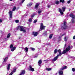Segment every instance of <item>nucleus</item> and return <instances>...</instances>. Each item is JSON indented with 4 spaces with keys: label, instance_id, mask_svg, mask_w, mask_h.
I'll return each instance as SVG.
<instances>
[{
    "label": "nucleus",
    "instance_id": "nucleus-6",
    "mask_svg": "<svg viewBox=\"0 0 75 75\" xmlns=\"http://www.w3.org/2000/svg\"><path fill=\"white\" fill-rule=\"evenodd\" d=\"M65 35V34H64L62 35L61 34L60 35V36H58V41H61V38L62 36H64V35Z\"/></svg>",
    "mask_w": 75,
    "mask_h": 75
},
{
    "label": "nucleus",
    "instance_id": "nucleus-50",
    "mask_svg": "<svg viewBox=\"0 0 75 75\" xmlns=\"http://www.w3.org/2000/svg\"><path fill=\"white\" fill-rule=\"evenodd\" d=\"M40 31H41V30H40Z\"/></svg>",
    "mask_w": 75,
    "mask_h": 75
},
{
    "label": "nucleus",
    "instance_id": "nucleus-30",
    "mask_svg": "<svg viewBox=\"0 0 75 75\" xmlns=\"http://www.w3.org/2000/svg\"><path fill=\"white\" fill-rule=\"evenodd\" d=\"M30 48L32 51H34V50H35V49L34 48L30 47Z\"/></svg>",
    "mask_w": 75,
    "mask_h": 75
},
{
    "label": "nucleus",
    "instance_id": "nucleus-10",
    "mask_svg": "<svg viewBox=\"0 0 75 75\" xmlns=\"http://www.w3.org/2000/svg\"><path fill=\"white\" fill-rule=\"evenodd\" d=\"M10 35H11V34H10V33L8 34L7 36V38L5 39V40L7 41V40H8V38H10Z\"/></svg>",
    "mask_w": 75,
    "mask_h": 75
},
{
    "label": "nucleus",
    "instance_id": "nucleus-39",
    "mask_svg": "<svg viewBox=\"0 0 75 75\" xmlns=\"http://www.w3.org/2000/svg\"><path fill=\"white\" fill-rule=\"evenodd\" d=\"M72 21V23H75V21H74V20L73 19L72 20V21Z\"/></svg>",
    "mask_w": 75,
    "mask_h": 75
},
{
    "label": "nucleus",
    "instance_id": "nucleus-24",
    "mask_svg": "<svg viewBox=\"0 0 75 75\" xmlns=\"http://www.w3.org/2000/svg\"><path fill=\"white\" fill-rule=\"evenodd\" d=\"M46 69L47 71H51V68H47Z\"/></svg>",
    "mask_w": 75,
    "mask_h": 75
},
{
    "label": "nucleus",
    "instance_id": "nucleus-40",
    "mask_svg": "<svg viewBox=\"0 0 75 75\" xmlns=\"http://www.w3.org/2000/svg\"><path fill=\"white\" fill-rule=\"evenodd\" d=\"M35 16V15L34 14L33 15H32V16H31V17H32V18H33V17H34V16Z\"/></svg>",
    "mask_w": 75,
    "mask_h": 75
},
{
    "label": "nucleus",
    "instance_id": "nucleus-17",
    "mask_svg": "<svg viewBox=\"0 0 75 75\" xmlns=\"http://www.w3.org/2000/svg\"><path fill=\"white\" fill-rule=\"evenodd\" d=\"M67 67L65 66L64 67H62L60 69L61 70H64V69H67Z\"/></svg>",
    "mask_w": 75,
    "mask_h": 75
},
{
    "label": "nucleus",
    "instance_id": "nucleus-15",
    "mask_svg": "<svg viewBox=\"0 0 75 75\" xmlns=\"http://www.w3.org/2000/svg\"><path fill=\"white\" fill-rule=\"evenodd\" d=\"M42 63V61L41 60H40L38 62V65L39 66H41V64Z\"/></svg>",
    "mask_w": 75,
    "mask_h": 75
},
{
    "label": "nucleus",
    "instance_id": "nucleus-8",
    "mask_svg": "<svg viewBox=\"0 0 75 75\" xmlns=\"http://www.w3.org/2000/svg\"><path fill=\"white\" fill-rule=\"evenodd\" d=\"M59 56L58 55H57L53 59H52V61L53 62H54L55 61H56L57 60V59H58V58Z\"/></svg>",
    "mask_w": 75,
    "mask_h": 75
},
{
    "label": "nucleus",
    "instance_id": "nucleus-16",
    "mask_svg": "<svg viewBox=\"0 0 75 75\" xmlns=\"http://www.w3.org/2000/svg\"><path fill=\"white\" fill-rule=\"evenodd\" d=\"M16 69H13V70L12 72L9 74V75H12L13 73H14V72H16Z\"/></svg>",
    "mask_w": 75,
    "mask_h": 75
},
{
    "label": "nucleus",
    "instance_id": "nucleus-49",
    "mask_svg": "<svg viewBox=\"0 0 75 75\" xmlns=\"http://www.w3.org/2000/svg\"><path fill=\"white\" fill-rule=\"evenodd\" d=\"M10 1H12V0H9Z\"/></svg>",
    "mask_w": 75,
    "mask_h": 75
},
{
    "label": "nucleus",
    "instance_id": "nucleus-28",
    "mask_svg": "<svg viewBox=\"0 0 75 75\" xmlns=\"http://www.w3.org/2000/svg\"><path fill=\"white\" fill-rule=\"evenodd\" d=\"M53 35L52 34L50 35L49 37V38H52V36Z\"/></svg>",
    "mask_w": 75,
    "mask_h": 75
},
{
    "label": "nucleus",
    "instance_id": "nucleus-46",
    "mask_svg": "<svg viewBox=\"0 0 75 75\" xmlns=\"http://www.w3.org/2000/svg\"><path fill=\"white\" fill-rule=\"evenodd\" d=\"M66 44H65V45H64V48H65V46H66Z\"/></svg>",
    "mask_w": 75,
    "mask_h": 75
},
{
    "label": "nucleus",
    "instance_id": "nucleus-3",
    "mask_svg": "<svg viewBox=\"0 0 75 75\" xmlns=\"http://www.w3.org/2000/svg\"><path fill=\"white\" fill-rule=\"evenodd\" d=\"M66 8V7L63 6L62 7V10L60 8L59 9V11L61 15H63L64 14V12L65 11Z\"/></svg>",
    "mask_w": 75,
    "mask_h": 75
},
{
    "label": "nucleus",
    "instance_id": "nucleus-37",
    "mask_svg": "<svg viewBox=\"0 0 75 75\" xmlns=\"http://www.w3.org/2000/svg\"><path fill=\"white\" fill-rule=\"evenodd\" d=\"M13 47V45H11L10 46V48H12Z\"/></svg>",
    "mask_w": 75,
    "mask_h": 75
},
{
    "label": "nucleus",
    "instance_id": "nucleus-35",
    "mask_svg": "<svg viewBox=\"0 0 75 75\" xmlns=\"http://www.w3.org/2000/svg\"><path fill=\"white\" fill-rule=\"evenodd\" d=\"M72 71L73 72H74V71H75V69L74 68H73L72 69Z\"/></svg>",
    "mask_w": 75,
    "mask_h": 75
},
{
    "label": "nucleus",
    "instance_id": "nucleus-41",
    "mask_svg": "<svg viewBox=\"0 0 75 75\" xmlns=\"http://www.w3.org/2000/svg\"><path fill=\"white\" fill-rule=\"evenodd\" d=\"M24 1H25V0H22L21 1V3H24Z\"/></svg>",
    "mask_w": 75,
    "mask_h": 75
},
{
    "label": "nucleus",
    "instance_id": "nucleus-21",
    "mask_svg": "<svg viewBox=\"0 0 75 75\" xmlns=\"http://www.w3.org/2000/svg\"><path fill=\"white\" fill-rule=\"evenodd\" d=\"M64 40L65 41H67V40H68V37H67V36L65 37L64 38Z\"/></svg>",
    "mask_w": 75,
    "mask_h": 75
},
{
    "label": "nucleus",
    "instance_id": "nucleus-48",
    "mask_svg": "<svg viewBox=\"0 0 75 75\" xmlns=\"http://www.w3.org/2000/svg\"><path fill=\"white\" fill-rule=\"evenodd\" d=\"M52 4H53V5H54V4L53 3Z\"/></svg>",
    "mask_w": 75,
    "mask_h": 75
},
{
    "label": "nucleus",
    "instance_id": "nucleus-45",
    "mask_svg": "<svg viewBox=\"0 0 75 75\" xmlns=\"http://www.w3.org/2000/svg\"><path fill=\"white\" fill-rule=\"evenodd\" d=\"M37 56H35V57H38V54H37Z\"/></svg>",
    "mask_w": 75,
    "mask_h": 75
},
{
    "label": "nucleus",
    "instance_id": "nucleus-36",
    "mask_svg": "<svg viewBox=\"0 0 75 75\" xmlns=\"http://www.w3.org/2000/svg\"><path fill=\"white\" fill-rule=\"evenodd\" d=\"M15 22L16 23H18V22H19V21H18V20H16L15 21Z\"/></svg>",
    "mask_w": 75,
    "mask_h": 75
},
{
    "label": "nucleus",
    "instance_id": "nucleus-25",
    "mask_svg": "<svg viewBox=\"0 0 75 75\" xmlns=\"http://www.w3.org/2000/svg\"><path fill=\"white\" fill-rule=\"evenodd\" d=\"M54 54H56L57 52V51H58V50L57 49H56L54 50Z\"/></svg>",
    "mask_w": 75,
    "mask_h": 75
},
{
    "label": "nucleus",
    "instance_id": "nucleus-44",
    "mask_svg": "<svg viewBox=\"0 0 75 75\" xmlns=\"http://www.w3.org/2000/svg\"><path fill=\"white\" fill-rule=\"evenodd\" d=\"M0 22L2 23V20H1V19H0Z\"/></svg>",
    "mask_w": 75,
    "mask_h": 75
},
{
    "label": "nucleus",
    "instance_id": "nucleus-4",
    "mask_svg": "<svg viewBox=\"0 0 75 75\" xmlns=\"http://www.w3.org/2000/svg\"><path fill=\"white\" fill-rule=\"evenodd\" d=\"M45 28V26L43 25V24L41 23L40 25V30H44Z\"/></svg>",
    "mask_w": 75,
    "mask_h": 75
},
{
    "label": "nucleus",
    "instance_id": "nucleus-47",
    "mask_svg": "<svg viewBox=\"0 0 75 75\" xmlns=\"http://www.w3.org/2000/svg\"><path fill=\"white\" fill-rule=\"evenodd\" d=\"M47 45H50V44H47Z\"/></svg>",
    "mask_w": 75,
    "mask_h": 75
},
{
    "label": "nucleus",
    "instance_id": "nucleus-43",
    "mask_svg": "<svg viewBox=\"0 0 75 75\" xmlns=\"http://www.w3.org/2000/svg\"><path fill=\"white\" fill-rule=\"evenodd\" d=\"M48 8H50V5H49L48 6H47Z\"/></svg>",
    "mask_w": 75,
    "mask_h": 75
},
{
    "label": "nucleus",
    "instance_id": "nucleus-27",
    "mask_svg": "<svg viewBox=\"0 0 75 75\" xmlns=\"http://www.w3.org/2000/svg\"><path fill=\"white\" fill-rule=\"evenodd\" d=\"M32 4H32V3H30L28 4L27 6H31V5H32Z\"/></svg>",
    "mask_w": 75,
    "mask_h": 75
},
{
    "label": "nucleus",
    "instance_id": "nucleus-5",
    "mask_svg": "<svg viewBox=\"0 0 75 75\" xmlns=\"http://www.w3.org/2000/svg\"><path fill=\"white\" fill-rule=\"evenodd\" d=\"M67 23L66 22H64V25L62 27V28L65 30L67 27Z\"/></svg>",
    "mask_w": 75,
    "mask_h": 75
},
{
    "label": "nucleus",
    "instance_id": "nucleus-29",
    "mask_svg": "<svg viewBox=\"0 0 75 75\" xmlns=\"http://www.w3.org/2000/svg\"><path fill=\"white\" fill-rule=\"evenodd\" d=\"M60 1L61 3H64L65 2V1L64 0H60Z\"/></svg>",
    "mask_w": 75,
    "mask_h": 75
},
{
    "label": "nucleus",
    "instance_id": "nucleus-7",
    "mask_svg": "<svg viewBox=\"0 0 75 75\" xmlns=\"http://www.w3.org/2000/svg\"><path fill=\"white\" fill-rule=\"evenodd\" d=\"M12 14H13V11H9V14L10 16V20H11V18H12Z\"/></svg>",
    "mask_w": 75,
    "mask_h": 75
},
{
    "label": "nucleus",
    "instance_id": "nucleus-23",
    "mask_svg": "<svg viewBox=\"0 0 75 75\" xmlns=\"http://www.w3.org/2000/svg\"><path fill=\"white\" fill-rule=\"evenodd\" d=\"M40 4H37L35 6V8H37L39 6Z\"/></svg>",
    "mask_w": 75,
    "mask_h": 75
},
{
    "label": "nucleus",
    "instance_id": "nucleus-2",
    "mask_svg": "<svg viewBox=\"0 0 75 75\" xmlns=\"http://www.w3.org/2000/svg\"><path fill=\"white\" fill-rule=\"evenodd\" d=\"M16 30H19L20 31H23V33L26 32V29H25V28H24V27L23 26H18L17 27Z\"/></svg>",
    "mask_w": 75,
    "mask_h": 75
},
{
    "label": "nucleus",
    "instance_id": "nucleus-18",
    "mask_svg": "<svg viewBox=\"0 0 75 75\" xmlns=\"http://www.w3.org/2000/svg\"><path fill=\"white\" fill-rule=\"evenodd\" d=\"M24 51L25 52H28V48L27 47H25L24 48Z\"/></svg>",
    "mask_w": 75,
    "mask_h": 75
},
{
    "label": "nucleus",
    "instance_id": "nucleus-14",
    "mask_svg": "<svg viewBox=\"0 0 75 75\" xmlns=\"http://www.w3.org/2000/svg\"><path fill=\"white\" fill-rule=\"evenodd\" d=\"M24 74H25V71L22 70V71L19 75H24Z\"/></svg>",
    "mask_w": 75,
    "mask_h": 75
},
{
    "label": "nucleus",
    "instance_id": "nucleus-38",
    "mask_svg": "<svg viewBox=\"0 0 75 75\" xmlns=\"http://www.w3.org/2000/svg\"><path fill=\"white\" fill-rule=\"evenodd\" d=\"M37 20H35L34 21V23H37Z\"/></svg>",
    "mask_w": 75,
    "mask_h": 75
},
{
    "label": "nucleus",
    "instance_id": "nucleus-11",
    "mask_svg": "<svg viewBox=\"0 0 75 75\" xmlns=\"http://www.w3.org/2000/svg\"><path fill=\"white\" fill-rule=\"evenodd\" d=\"M29 70H30L32 72L34 71V69L32 68V66L31 65L29 66Z\"/></svg>",
    "mask_w": 75,
    "mask_h": 75
},
{
    "label": "nucleus",
    "instance_id": "nucleus-13",
    "mask_svg": "<svg viewBox=\"0 0 75 75\" xmlns=\"http://www.w3.org/2000/svg\"><path fill=\"white\" fill-rule=\"evenodd\" d=\"M70 16L73 18V19H75V17L74 15H73L71 13L69 15Z\"/></svg>",
    "mask_w": 75,
    "mask_h": 75
},
{
    "label": "nucleus",
    "instance_id": "nucleus-1",
    "mask_svg": "<svg viewBox=\"0 0 75 75\" xmlns=\"http://www.w3.org/2000/svg\"><path fill=\"white\" fill-rule=\"evenodd\" d=\"M71 48V46H69L66 49V50H64L61 53V50L59 49L57 50L58 52H59V54L57 55L58 56H61V55L62 54H65V53H67V51H68L70 50V48Z\"/></svg>",
    "mask_w": 75,
    "mask_h": 75
},
{
    "label": "nucleus",
    "instance_id": "nucleus-31",
    "mask_svg": "<svg viewBox=\"0 0 75 75\" xmlns=\"http://www.w3.org/2000/svg\"><path fill=\"white\" fill-rule=\"evenodd\" d=\"M41 12H42V10H39L38 11V13L39 14H40V13H41Z\"/></svg>",
    "mask_w": 75,
    "mask_h": 75
},
{
    "label": "nucleus",
    "instance_id": "nucleus-33",
    "mask_svg": "<svg viewBox=\"0 0 75 75\" xmlns=\"http://www.w3.org/2000/svg\"><path fill=\"white\" fill-rule=\"evenodd\" d=\"M33 20H32V19L31 18H30L29 19V21L31 23V22H32Z\"/></svg>",
    "mask_w": 75,
    "mask_h": 75
},
{
    "label": "nucleus",
    "instance_id": "nucleus-12",
    "mask_svg": "<svg viewBox=\"0 0 75 75\" xmlns=\"http://www.w3.org/2000/svg\"><path fill=\"white\" fill-rule=\"evenodd\" d=\"M64 74L63 71L62 70H60L59 71V74L60 75H63Z\"/></svg>",
    "mask_w": 75,
    "mask_h": 75
},
{
    "label": "nucleus",
    "instance_id": "nucleus-19",
    "mask_svg": "<svg viewBox=\"0 0 75 75\" xmlns=\"http://www.w3.org/2000/svg\"><path fill=\"white\" fill-rule=\"evenodd\" d=\"M16 48V47H13L11 49V51L13 52L14 50H15V49Z\"/></svg>",
    "mask_w": 75,
    "mask_h": 75
},
{
    "label": "nucleus",
    "instance_id": "nucleus-9",
    "mask_svg": "<svg viewBox=\"0 0 75 75\" xmlns=\"http://www.w3.org/2000/svg\"><path fill=\"white\" fill-rule=\"evenodd\" d=\"M38 34V32H33V33L32 35H34V37H36V36H37V35Z\"/></svg>",
    "mask_w": 75,
    "mask_h": 75
},
{
    "label": "nucleus",
    "instance_id": "nucleus-26",
    "mask_svg": "<svg viewBox=\"0 0 75 75\" xmlns=\"http://www.w3.org/2000/svg\"><path fill=\"white\" fill-rule=\"evenodd\" d=\"M59 1H56L55 2V4H59Z\"/></svg>",
    "mask_w": 75,
    "mask_h": 75
},
{
    "label": "nucleus",
    "instance_id": "nucleus-20",
    "mask_svg": "<svg viewBox=\"0 0 75 75\" xmlns=\"http://www.w3.org/2000/svg\"><path fill=\"white\" fill-rule=\"evenodd\" d=\"M8 57H6L5 58V59H4V62H6V61H7V59H8Z\"/></svg>",
    "mask_w": 75,
    "mask_h": 75
},
{
    "label": "nucleus",
    "instance_id": "nucleus-32",
    "mask_svg": "<svg viewBox=\"0 0 75 75\" xmlns=\"http://www.w3.org/2000/svg\"><path fill=\"white\" fill-rule=\"evenodd\" d=\"M16 9V6H14L13 9L12 11H15Z\"/></svg>",
    "mask_w": 75,
    "mask_h": 75
},
{
    "label": "nucleus",
    "instance_id": "nucleus-42",
    "mask_svg": "<svg viewBox=\"0 0 75 75\" xmlns=\"http://www.w3.org/2000/svg\"><path fill=\"white\" fill-rule=\"evenodd\" d=\"M70 2H71V1H69L67 2V3H70Z\"/></svg>",
    "mask_w": 75,
    "mask_h": 75
},
{
    "label": "nucleus",
    "instance_id": "nucleus-22",
    "mask_svg": "<svg viewBox=\"0 0 75 75\" xmlns=\"http://www.w3.org/2000/svg\"><path fill=\"white\" fill-rule=\"evenodd\" d=\"M10 64H9L8 65L7 67V70H9L10 69Z\"/></svg>",
    "mask_w": 75,
    "mask_h": 75
},
{
    "label": "nucleus",
    "instance_id": "nucleus-34",
    "mask_svg": "<svg viewBox=\"0 0 75 75\" xmlns=\"http://www.w3.org/2000/svg\"><path fill=\"white\" fill-rule=\"evenodd\" d=\"M44 61H45L46 63H47V62H48V61H49V60H48V59H47V60H44Z\"/></svg>",
    "mask_w": 75,
    "mask_h": 75
}]
</instances>
